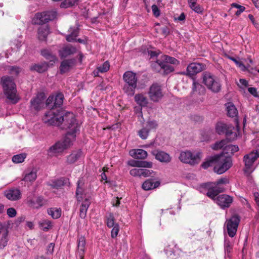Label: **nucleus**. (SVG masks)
Instances as JSON below:
<instances>
[{
  "mask_svg": "<svg viewBox=\"0 0 259 259\" xmlns=\"http://www.w3.org/2000/svg\"><path fill=\"white\" fill-rule=\"evenodd\" d=\"M50 109L42 118L45 123L50 125L61 126L62 129L68 127L71 123L73 128L76 127V120L73 113L63 110Z\"/></svg>",
  "mask_w": 259,
  "mask_h": 259,
  "instance_id": "nucleus-1",
  "label": "nucleus"
},
{
  "mask_svg": "<svg viewBox=\"0 0 259 259\" xmlns=\"http://www.w3.org/2000/svg\"><path fill=\"white\" fill-rule=\"evenodd\" d=\"M79 125L76 122V127L73 128L72 123L69 125L68 127L64 128L67 130V132L63 140L57 142L50 148V152L53 153H60L70 147L73 145L75 140L76 133L79 131Z\"/></svg>",
  "mask_w": 259,
  "mask_h": 259,
  "instance_id": "nucleus-2",
  "label": "nucleus"
},
{
  "mask_svg": "<svg viewBox=\"0 0 259 259\" xmlns=\"http://www.w3.org/2000/svg\"><path fill=\"white\" fill-rule=\"evenodd\" d=\"M1 83L7 98L11 103H17L19 98L17 94L16 85L14 79L9 76H3L1 78Z\"/></svg>",
  "mask_w": 259,
  "mask_h": 259,
  "instance_id": "nucleus-3",
  "label": "nucleus"
},
{
  "mask_svg": "<svg viewBox=\"0 0 259 259\" xmlns=\"http://www.w3.org/2000/svg\"><path fill=\"white\" fill-rule=\"evenodd\" d=\"M124 84L123 92L128 96H133L137 87L138 78L136 74L132 71H126L123 75Z\"/></svg>",
  "mask_w": 259,
  "mask_h": 259,
  "instance_id": "nucleus-4",
  "label": "nucleus"
},
{
  "mask_svg": "<svg viewBox=\"0 0 259 259\" xmlns=\"http://www.w3.org/2000/svg\"><path fill=\"white\" fill-rule=\"evenodd\" d=\"M82 184L81 180L77 182V187L76 191V197L78 201L81 202L79 209V217L81 219H84L87 215L88 208L91 204L89 198H87L83 193L82 188L80 185Z\"/></svg>",
  "mask_w": 259,
  "mask_h": 259,
  "instance_id": "nucleus-5",
  "label": "nucleus"
},
{
  "mask_svg": "<svg viewBox=\"0 0 259 259\" xmlns=\"http://www.w3.org/2000/svg\"><path fill=\"white\" fill-rule=\"evenodd\" d=\"M232 166V158L223 153L217 155V160L214 171L218 174H222L228 170Z\"/></svg>",
  "mask_w": 259,
  "mask_h": 259,
  "instance_id": "nucleus-6",
  "label": "nucleus"
},
{
  "mask_svg": "<svg viewBox=\"0 0 259 259\" xmlns=\"http://www.w3.org/2000/svg\"><path fill=\"white\" fill-rule=\"evenodd\" d=\"M202 158L201 152L193 153L190 151H182L179 156L180 160L185 163L189 164L191 165H194L198 164Z\"/></svg>",
  "mask_w": 259,
  "mask_h": 259,
  "instance_id": "nucleus-7",
  "label": "nucleus"
},
{
  "mask_svg": "<svg viewBox=\"0 0 259 259\" xmlns=\"http://www.w3.org/2000/svg\"><path fill=\"white\" fill-rule=\"evenodd\" d=\"M203 82L208 89L213 93H218L221 90V85L220 82L210 73L205 72L203 74Z\"/></svg>",
  "mask_w": 259,
  "mask_h": 259,
  "instance_id": "nucleus-8",
  "label": "nucleus"
},
{
  "mask_svg": "<svg viewBox=\"0 0 259 259\" xmlns=\"http://www.w3.org/2000/svg\"><path fill=\"white\" fill-rule=\"evenodd\" d=\"M193 80L191 96L197 101L202 102L204 100L205 89L202 84L197 82L194 78Z\"/></svg>",
  "mask_w": 259,
  "mask_h": 259,
  "instance_id": "nucleus-9",
  "label": "nucleus"
},
{
  "mask_svg": "<svg viewBox=\"0 0 259 259\" xmlns=\"http://www.w3.org/2000/svg\"><path fill=\"white\" fill-rule=\"evenodd\" d=\"M148 94L150 100L154 102H159L163 97L161 86L156 83L150 86Z\"/></svg>",
  "mask_w": 259,
  "mask_h": 259,
  "instance_id": "nucleus-10",
  "label": "nucleus"
},
{
  "mask_svg": "<svg viewBox=\"0 0 259 259\" xmlns=\"http://www.w3.org/2000/svg\"><path fill=\"white\" fill-rule=\"evenodd\" d=\"M259 157V152L258 151H252L249 154L244 156L243 161L245 164V172L248 174L252 172L253 169L252 168L254 162Z\"/></svg>",
  "mask_w": 259,
  "mask_h": 259,
  "instance_id": "nucleus-11",
  "label": "nucleus"
},
{
  "mask_svg": "<svg viewBox=\"0 0 259 259\" xmlns=\"http://www.w3.org/2000/svg\"><path fill=\"white\" fill-rule=\"evenodd\" d=\"M64 95L61 93L57 94L55 96H49L46 101V105L49 108L57 109L63 104Z\"/></svg>",
  "mask_w": 259,
  "mask_h": 259,
  "instance_id": "nucleus-12",
  "label": "nucleus"
},
{
  "mask_svg": "<svg viewBox=\"0 0 259 259\" xmlns=\"http://www.w3.org/2000/svg\"><path fill=\"white\" fill-rule=\"evenodd\" d=\"M239 222V218L236 215H233L226 221V227L230 237H233L236 235Z\"/></svg>",
  "mask_w": 259,
  "mask_h": 259,
  "instance_id": "nucleus-13",
  "label": "nucleus"
},
{
  "mask_svg": "<svg viewBox=\"0 0 259 259\" xmlns=\"http://www.w3.org/2000/svg\"><path fill=\"white\" fill-rule=\"evenodd\" d=\"M202 188L207 189L208 191L206 193V195L210 198L215 199V197L219 194L224 191V189L220 186H214L212 183H203L201 185Z\"/></svg>",
  "mask_w": 259,
  "mask_h": 259,
  "instance_id": "nucleus-14",
  "label": "nucleus"
},
{
  "mask_svg": "<svg viewBox=\"0 0 259 259\" xmlns=\"http://www.w3.org/2000/svg\"><path fill=\"white\" fill-rule=\"evenodd\" d=\"M204 69V65L202 63H192L188 66L186 72H182L181 74L192 76L202 71Z\"/></svg>",
  "mask_w": 259,
  "mask_h": 259,
  "instance_id": "nucleus-15",
  "label": "nucleus"
},
{
  "mask_svg": "<svg viewBox=\"0 0 259 259\" xmlns=\"http://www.w3.org/2000/svg\"><path fill=\"white\" fill-rule=\"evenodd\" d=\"M151 154L154 156L156 160L161 162L168 163L171 160L170 155L163 151L156 149L152 151Z\"/></svg>",
  "mask_w": 259,
  "mask_h": 259,
  "instance_id": "nucleus-16",
  "label": "nucleus"
},
{
  "mask_svg": "<svg viewBox=\"0 0 259 259\" xmlns=\"http://www.w3.org/2000/svg\"><path fill=\"white\" fill-rule=\"evenodd\" d=\"M216 203L222 208L229 207L233 202V198L226 194H222L217 197L215 200Z\"/></svg>",
  "mask_w": 259,
  "mask_h": 259,
  "instance_id": "nucleus-17",
  "label": "nucleus"
},
{
  "mask_svg": "<svg viewBox=\"0 0 259 259\" xmlns=\"http://www.w3.org/2000/svg\"><path fill=\"white\" fill-rule=\"evenodd\" d=\"M6 197L11 201H16L21 198V193L18 189H12L5 192Z\"/></svg>",
  "mask_w": 259,
  "mask_h": 259,
  "instance_id": "nucleus-18",
  "label": "nucleus"
},
{
  "mask_svg": "<svg viewBox=\"0 0 259 259\" xmlns=\"http://www.w3.org/2000/svg\"><path fill=\"white\" fill-rule=\"evenodd\" d=\"M45 98L46 96L44 92L38 93L35 99L33 100V108L39 110L44 106Z\"/></svg>",
  "mask_w": 259,
  "mask_h": 259,
  "instance_id": "nucleus-19",
  "label": "nucleus"
},
{
  "mask_svg": "<svg viewBox=\"0 0 259 259\" xmlns=\"http://www.w3.org/2000/svg\"><path fill=\"white\" fill-rule=\"evenodd\" d=\"M69 184V180L67 178H62L56 180H53L50 182L49 185L52 188L59 189L65 185H68Z\"/></svg>",
  "mask_w": 259,
  "mask_h": 259,
  "instance_id": "nucleus-20",
  "label": "nucleus"
},
{
  "mask_svg": "<svg viewBox=\"0 0 259 259\" xmlns=\"http://www.w3.org/2000/svg\"><path fill=\"white\" fill-rule=\"evenodd\" d=\"M130 155L134 158L145 159L147 157V152L143 149H133L130 151Z\"/></svg>",
  "mask_w": 259,
  "mask_h": 259,
  "instance_id": "nucleus-21",
  "label": "nucleus"
},
{
  "mask_svg": "<svg viewBox=\"0 0 259 259\" xmlns=\"http://www.w3.org/2000/svg\"><path fill=\"white\" fill-rule=\"evenodd\" d=\"M85 239L83 236H80L77 240V252L79 257H82L85 248Z\"/></svg>",
  "mask_w": 259,
  "mask_h": 259,
  "instance_id": "nucleus-22",
  "label": "nucleus"
},
{
  "mask_svg": "<svg viewBox=\"0 0 259 259\" xmlns=\"http://www.w3.org/2000/svg\"><path fill=\"white\" fill-rule=\"evenodd\" d=\"M68 34L66 36V39L69 41L76 40V37L79 33V28L77 27H71L68 30Z\"/></svg>",
  "mask_w": 259,
  "mask_h": 259,
  "instance_id": "nucleus-23",
  "label": "nucleus"
},
{
  "mask_svg": "<svg viewBox=\"0 0 259 259\" xmlns=\"http://www.w3.org/2000/svg\"><path fill=\"white\" fill-rule=\"evenodd\" d=\"M225 106L228 116L231 117H234L237 116L238 110L232 103L228 102L225 104Z\"/></svg>",
  "mask_w": 259,
  "mask_h": 259,
  "instance_id": "nucleus-24",
  "label": "nucleus"
},
{
  "mask_svg": "<svg viewBox=\"0 0 259 259\" xmlns=\"http://www.w3.org/2000/svg\"><path fill=\"white\" fill-rule=\"evenodd\" d=\"M159 182H154L153 179H150L147 180L143 183L142 188L144 190L148 191L157 188L159 186Z\"/></svg>",
  "mask_w": 259,
  "mask_h": 259,
  "instance_id": "nucleus-25",
  "label": "nucleus"
},
{
  "mask_svg": "<svg viewBox=\"0 0 259 259\" xmlns=\"http://www.w3.org/2000/svg\"><path fill=\"white\" fill-rule=\"evenodd\" d=\"M76 51L75 47L71 46H67L63 48L59 51V55L61 57H66L69 55L74 54Z\"/></svg>",
  "mask_w": 259,
  "mask_h": 259,
  "instance_id": "nucleus-26",
  "label": "nucleus"
},
{
  "mask_svg": "<svg viewBox=\"0 0 259 259\" xmlns=\"http://www.w3.org/2000/svg\"><path fill=\"white\" fill-rule=\"evenodd\" d=\"M49 32V28L48 25L40 26L38 29V38L42 40L45 39Z\"/></svg>",
  "mask_w": 259,
  "mask_h": 259,
  "instance_id": "nucleus-27",
  "label": "nucleus"
},
{
  "mask_svg": "<svg viewBox=\"0 0 259 259\" xmlns=\"http://www.w3.org/2000/svg\"><path fill=\"white\" fill-rule=\"evenodd\" d=\"M82 155V152L78 150L73 151L67 158V161L69 163H73L76 161Z\"/></svg>",
  "mask_w": 259,
  "mask_h": 259,
  "instance_id": "nucleus-28",
  "label": "nucleus"
},
{
  "mask_svg": "<svg viewBox=\"0 0 259 259\" xmlns=\"http://www.w3.org/2000/svg\"><path fill=\"white\" fill-rule=\"evenodd\" d=\"M47 212L48 214L51 215V217L54 219H58L61 215V209L60 208H49L47 210Z\"/></svg>",
  "mask_w": 259,
  "mask_h": 259,
  "instance_id": "nucleus-29",
  "label": "nucleus"
},
{
  "mask_svg": "<svg viewBox=\"0 0 259 259\" xmlns=\"http://www.w3.org/2000/svg\"><path fill=\"white\" fill-rule=\"evenodd\" d=\"M217 155L210 156L207 159H206V160L203 162L201 166L204 169H206L208 167L212 166L213 164L217 163Z\"/></svg>",
  "mask_w": 259,
  "mask_h": 259,
  "instance_id": "nucleus-30",
  "label": "nucleus"
},
{
  "mask_svg": "<svg viewBox=\"0 0 259 259\" xmlns=\"http://www.w3.org/2000/svg\"><path fill=\"white\" fill-rule=\"evenodd\" d=\"M134 98L136 103L140 106L145 107L147 106L148 100L143 94H137L135 95Z\"/></svg>",
  "mask_w": 259,
  "mask_h": 259,
  "instance_id": "nucleus-31",
  "label": "nucleus"
},
{
  "mask_svg": "<svg viewBox=\"0 0 259 259\" xmlns=\"http://www.w3.org/2000/svg\"><path fill=\"white\" fill-rule=\"evenodd\" d=\"M228 143V142L227 140H222L219 142H215L214 144L211 145V148L214 150L223 149L225 151Z\"/></svg>",
  "mask_w": 259,
  "mask_h": 259,
  "instance_id": "nucleus-32",
  "label": "nucleus"
},
{
  "mask_svg": "<svg viewBox=\"0 0 259 259\" xmlns=\"http://www.w3.org/2000/svg\"><path fill=\"white\" fill-rule=\"evenodd\" d=\"M39 228L44 231H48L52 227V224L51 221L48 220H42L39 222Z\"/></svg>",
  "mask_w": 259,
  "mask_h": 259,
  "instance_id": "nucleus-33",
  "label": "nucleus"
},
{
  "mask_svg": "<svg viewBox=\"0 0 259 259\" xmlns=\"http://www.w3.org/2000/svg\"><path fill=\"white\" fill-rule=\"evenodd\" d=\"M72 63V61L71 60H66L62 61L60 67L61 73H64L68 71Z\"/></svg>",
  "mask_w": 259,
  "mask_h": 259,
  "instance_id": "nucleus-34",
  "label": "nucleus"
},
{
  "mask_svg": "<svg viewBox=\"0 0 259 259\" xmlns=\"http://www.w3.org/2000/svg\"><path fill=\"white\" fill-rule=\"evenodd\" d=\"M41 55L47 59L50 60V61L54 62L56 59V56L53 54L52 52L48 49H43L41 51Z\"/></svg>",
  "mask_w": 259,
  "mask_h": 259,
  "instance_id": "nucleus-35",
  "label": "nucleus"
},
{
  "mask_svg": "<svg viewBox=\"0 0 259 259\" xmlns=\"http://www.w3.org/2000/svg\"><path fill=\"white\" fill-rule=\"evenodd\" d=\"M46 15L45 12L38 13L35 14L34 20L35 24L42 25L47 23V20H45Z\"/></svg>",
  "mask_w": 259,
  "mask_h": 259,
  "instance_id": "nucleus-36",
  "label": "nucleus"
},
{
  "mask_svg": "<svg viewBox=\"0 0 259 259\" xmlns=\"http://www.w3.org/2000/svg\"><path fill=\"white\" fill-rule=\"evenodd\" d=\"M229 125L223 122H218L215 126L217 133L219 135L225 134Z\"/></svg>",
  "mask_w": 259,
  "mask_h": 259,
  "instance_id": "nucleus-37",
  "label": "nucleus"
},
{
  "mask_svg": "<svg viewBox=\"0 0 259 259\" xmlns=\"http://www.w3.org/2000/svg\"><path fill=\"white\" fill-rule=\"evenodd\" d=\"M26 154L25 153H20L14 155L12 157V161L15 163H20L23 162L26 158Z\"/></svg>",
  "mask_w": 259,
  "mask_h": 259,
  "instance_id": "nucleus-38",
  "label": "nucleus"
},
{
  "mask_svg": "<svg viewBox=\"0 0 259 259\" xmlns=\"http://www.w3.org/2000/svg\"><path fill=\"white\" fill-rule=\"evenodd\" d=\"M48 65L46 63L35 64L33 65V70L39 73H42L47 70Z\"/></svg>",
  "mask_w": 259,
  "mask_h": 259,
  "instance_id": "nucleus-39",
  "label": "nucleus"
},
{
  "mask_svg": "<svg viewBox=\"0 0 259 259\" xmlns=\"http://www.w3.org/2000/svg\"><path fill=\"white\" fill-rule=\"evenodd\" d=\"M161 58L162 61H164L168 64L178 65L180 63L175 58L167 55H163L161 57Z\"/></svg>",
  "mask_w": 259,
  "mask_h": 259,
  "instance_id": "nucleus-40",
  "label": "nucleus"
},
{
  "mask_svg": "<svg viewBox=\"0 0 259 259\" xmlns=\"http://www.w3.org/2000/svg\"><path fill=\"white\" fill-rule=\"evenodd\" d=\"M110 68V64L108 61L105 62L101 66L98 67L97 68L98 72H96L95 71H94V73L95 76L98 75V72L101 73H104L109 70Z\"/></svg>",
  "mask_w": 259,
  "mask_h": 259,
  "instance_id": "nucleus-41",
  "label": "nucleus"
},
{
  "mask_svg": "<svg viewBox=\"0 0 259 259\" xmlns=\"http://www.w3.org/2000/svg\"><path fill=\"white\" fill-rule=\"evenodd\" d=\"M162 70L164 74H168L174 71V68L170 65L162 61Z\"/></svg>",
  "mask_w": 259,
  "mask_h": 259,
  "instance_id": "nucleus-42",
  "label": "nucleus"
},
{
  "mask_svg": "<svg viewBox=\"0 0 259 259\" xmlns=\"http://www.w3.org/2000/svg\"><path fill=\"white\" fill-rule=\"evenodd\" d=\"M46 17L45 20H47V23L49 21H53L57 18V13L55 11L45 12Z\"/></svg>",
  "mask_w": 259,
  "mask_h": 259,
  "instance_id": "nucleus-43",
  "label": "nucleus"
},
{
  "mask_svg": "<svg viewBox=\"0 0 259 259\" xmlns=\"http://www.w3.org/2000/svg\"><path fill=\"white\" fill-rule=\"evenodd\" d=\"M234 129V127L231 125H229L228 127L227 128L226 132H225V135L228 138L230 139H234L236 137L237 134L236 133L233 132V130Z\"/></svg>",
  "mask_w": 259,
  "mask_h": 259,
  "instance_id": "nucleus-44",
  "label": "nucleus"
},
{
  "mask_svg": "<svg viewBox=\"0 0 259 259\" xmlns=\"http://www.w3.org/2000/svg\"><path fill=\"white\" fill-rule=\"evenodd\" d=\"M78 0H64L60 4L62 8H67L75 5Z\"/></svg>",
  "mask_w": 259,
  "mask_h": 259,
  "instance_id": "nucleus-45",
  "label": "nucleus"
},
{
  "mask_svg": "<svg viewBox=\"0 0 259 259\" xmlns=\"http://www.w3.org/2000/svg\"><path fill=\"white\" fill-rule=\"evenodd\" d=\"M145 128L149 130V132L153 130H155L158 127V123L155 120H148L146 123Z\"/></svg>",
  "mask_w": 259,
  "mask_h": 259,
  "instance_id": "nucleus-46",
  "label": "nucleus"
},
{
  "mask_svg": "<svg viewBox=\"0 0 259 259\" xmlns=\"http://www.w3.org/2000/svg\"><path fill=\"white\" fill-rule=\"evenodd\" d=\"M47 200L45 199L42 197L39 196L36 199L35 202L33 204L35 205V207L38 208L47 204Z\"/></svg>",
  "mask_w": 259,
  "mask_h": 259,
  "instance_id": "nucleus-47",
  "label": "nucleus"
},
{
  "mask_svg": "<svg viewBox=\"0 0 259 259\" xmlns=\"http://www.w3.org/2000/svg\"><path fill=\"white\" fill-rule=\"evenodd\" d=\"M162 64V58L161 60H157L155 62L153 63L151 65V66L153 70H154L156 72H161L162 70V65L161 64Z\"/></svg>",
  "mask_w": 259,
  "mask_h": 259,
  "instance_id": "nucleus-48",
  "label": "nucleus"
},
{
  "mask_svg": "<svg viewBox=\"0 0 259 259\" xmlns=\"http://www.w3.org/2000/svg\"><path fill=\"white\" fill-rule=\"evenodd\" d=\"M227 58L233 61L235 64L241 69L242 71H245L247 69L245 66L241 62L238 61L237 59L229 56H228Z\"/></svg>",
  "mask_w": 259,
  "mask_h": 259,
  "instance_id": "nucleus-49",
  "label": "nucleus"
},
{
  "mask_svg": "<svg viewBox=\"0 0 259 259\" xmlns=\"http://www.w3.org/2000/svg\"><path fill=\"white\" fill-rule=\"evenodd\" d=\"M8 235L7 231H6L3 234L2 237L0 240V249H2L7 246L8 241Z\"/></svg>",
  "mask_w": 259,
  "mask_h": 259,
  "instance_id": "nucleus-50",
  "label": "nucleus"
},
{
  "mask_svg": "<svg viewBox=\"0 0 259 259\" xmlns=\"http://www.w3.org/2000/svg\"><path fill=\"white\" fill-rule=\"evenodd\" d=\"M115 225H118L115 222L114 217L112 213H110L107 219V226L109 228L114 227Z\"/></svg>",
  "mask_w": 259,
  "mask_h": 259,
  "instance_id": "nucleus-51",
  "label": "nucleus"
},
{
  "mask_svg": "<svg viewBox=\"0 0 259 259\" xmlns=\"http://www.w3.org/2000/svg\"><path fill=\"white\" fill-rule=\"evenodd\" d=\"M149 133V130H147L146 128L143 127L141 130L139 131L138 135L141 139L145 140L147 138Z\"/></svg>",
  "mask_w": 259,
  "mask_h": 259,
  "instance_id": "nucleus-52",
  "label": "nucleus"
},
{
  "mask_svg": "<svg viewBox=\"0 0 259 259\" xmlns=\"http://www.w3.org/2000/svg\"><path fill=\"white\" fill-rule=\"evenodd\" d=\"M231 6L232 7L239 9V11H237L235 12V15L237 16H239L245 10V8L244 7L239 5L236 3H232Z\"/></svg>",
  "mask_w": 259,
  "mask_h": 259,
  "instance_id": "nucleus-53",
  "label": "nucleus"
},
{
  "mask_svg": "<svg viewBox=\"0 0 259 259\" xmlns=\"http://www.w3.org/2000/svg\"><path fill=\"white\" fill-rule=\"evenodd\" d=\"M239 150V148L237 146L233 145H228L227 144L226 150L227 152H230L231 154H233L234 153L237 152Z\"/></svg>",
  "mask_w": 259,
  "mask_h": 259,
  "instance_id": "nucleus-54",
  "label": "nucleus"
},
{
  "mask_svg": "<svg viewBox=\"0 0 259 259\" xmlns=\"http://www.w3.org/2000/svg\"><path fill=\"white\" fill-rule=\"evenodd\" d=\"M22 180L27 183L28 186L31 185V181L32 180V171H31L29 173L26 174Z\"/></svg>",
  "mask_w": 259,
  "mask_h": 259,
  "instance_id": "nucleus-55",
  "label": "nucleus"
},
{
  "mask_svg": "<svg viewBox=\"0 0 259 259\" xmlns=\"http://www.w3.org/2000/svg\"><path fill=\"white\" fill-rule=\"evenodd\" d=\"M224 248L225 252H227L228 255H229V253L231 252L232 249V245L229 240H225Z\"/></svg>",
  "mask_w": 259,
  "mask_h": 259,
  "instance_id": "nucleus-56",
  "label": "nucleus"
},
{
  "mask_svg": "<svg viewBox=\"0 0 259 259\" xmlns=\"http://www.w3.org/2000/svg\"><path fill=\"white\" fill-rule=\"evenodd\" d=\"M214 186H220L221 184H226L229 183V180L226 178H223L218 180L215 182H211Z\"/></svg>",
  "mask_w": 259,
  "mask_h": 259,
  "instance_id": "nucleus-57",
  "label": "nucleus"
},
{
  "mask_svg": "<svg viewBox=\"0 0 259 259\" xmlns=\"http://www.w3.org/2000/svg\"><path fill=\"white\" fill-rule=\"evenodd\" d=\"M10 73L12 75H17L21 71V69L16 66L9 67Z\"/></svg>",
  "mask_w": 259,
  "mask_h": 259,
  "instance_id": "nucleus-58",
  "label": "nucleus"
},
{
  "mask_svg": "<svg viewBox=\"0 0 259 259\" xmlns=\"http://www.w3.org/2000/svg\"><path fill=\"white\" fill-rule=\"evenodd\" d=\"M141 168H133L130 171V174L133 177H141Z\"/></svg>",
  "mask_w": 259,
  "mask_h": 259,
  "instance_id": "nucleus-59",
  "label": "nucleus"
},
{
  "mask_svg": "<svg viewBox=\"0 0 259 259\" xmlns=\"http://www.w3.org/2000/svg\"><path fill=\"white\" fill-rule=\"evenodd\" d=\"M119 231V227L118 225H115V226L113 227L111 231V237L112 238H115L117 237L118 233Z\"/></svg>",
  "mask_w": 259,
  "mask_h": 259,
  "instance_id": "nucleus-60",
  "label": "nucleus"
},
{
  "mask_svg": "<svg viewBox=\"0 0 259 259\" xmlns=\"http://www.w3.org/2000/svg\"><path fill=\"white\" fill-rule=\"evenodd\" d=\"M127 164L133 167H140L141 161L131 160L127 162Z\"/></svg>",
  "mask_w": 259,
  "mask_h": 259,
  "instance_id": "nucleus-61",
  "label": "nucleus"
},
{
  "mask_svg": "<svg viewBox=\"0 0 259 259\" xmlns=\"http://www.w3.org/2000/svg\"><path fill=\"white\" fill-rule=\"evenodd\" d=\"M190 7L197 13H202L203 12V9L200 7V5L197 3L194 5L190 6Z\"/></svg>",
  "mask_w": 259,
  "mask_h": 259,
  "instance_id": "nucleus-62",
  "label": "nucleus"
},
{
  "mask_svg": "<svg viewBox=\"0 0 259 259\" xmlns=\"http://www.w3.org/2000/svg\"><path fill=\"white\" fill-rule=\"evenodd\" d=\"M7 214L10 218H13L16 215L17 211L14 208L11 207L7 209Z\"/></svg>",
  "mask_w": 259,
  "mask_h": 259,
  "instance_id": "nucleus-63",
  "label": "nucleus"
},
{
  "mask_svg": "<svg viewBox=\"0 0 259 259\" xmlns=\"http://www.w3.org/2000/svg\"><path fill=\"white\" fill-rule=\"evenodd\" d=\"M152 162L150 161H141L140 167L151 168Z\"/></svg>",
  "mask_w": 259,
  "mask_h": 259,
  "instance_id": "nucleus-64",
  "label": "nucleus"
}]
</instances>
